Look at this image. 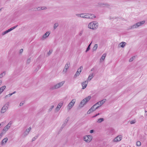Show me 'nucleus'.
Instances as JSON below:
<instances>
[{
    "label": "nucleus",
    "instance_id": "de8ad7c7",
    "mask_svg": "<svg viewBox=\"0 0 147 147\" xmlns=\"http://www.w3.org/2000/svg\"><path fill=\"white\" fill-rule=\"evenodd\" d=\"M3 122H2L0 123V128L1 127V125H2V124H3Z\"/></svg>",
    "mask_w": 147,
    "mask_h": 147
},
{
    "label": "nucleus",
    "instance_id": "e433bc0d",
    "mask_svg": "<svg viewBox=\"0 0 147 147\" xmlns=\"http://www.w3.org/2000/svg\"><path fill=\"white\" fill-rule=\"evenodd\" d=\"M141 142L139 141H138L136 142V145L138 146H140L141 145Z\"/></svg>",
    "mask_w": 147,
    "mask_h": 147
},
{
    "label": "nucleus",
    "instance_id": "0eeeda50",
    "mask_svg": "<svg viewBox=\"0 0 147 147\" xmlns=\"http://www.w3.org/2000/svg\"><path fill=\"white\" fill-rule=\"evenodd\" d=\"M9 107V103L5 104L2 108L0 113L1 114H3L6 112L8 110Z\"/></svg>",
    "mask_w": 147,
    "mask_h": 147
},
{
    "label": "nucleus",
    "instance_id": "6ab92c4d",
    "mask_svg": "<svg viewBox=\"0 0 147 147\" xmlns=\"http://www.w3.org/2000/svg\"><path fill=\"white\" fill-rule=\"evenodd\" d=\"M106 55L107 54L106 53H104L102 55L101 58L100 59V62H102L104 61L105 59V57H106Z\"/></svg>",
    "mask_w": 147,
    "mask_h": 147
},
{
    "label": "nucleus",
    "instance_id": "a211bd4d",
    "mask_svg": "<svg viewBox=\"0 0 147 147\" xmlns=\"http://www.w3.org/2000/svg\"><path fill=\"white\" fill-rule=\"evenodd\" d=\"M122 137L121 136H119L116 137L113 140L114 142H117L121 140Z\"/></svg>",
    "mask_w": 147,
    "mask_h": 147
},
{
    "label": "nucleus",
    "instance_id": "2f4dec72",
    "mask_svg": "<svg viewBox=\"0 0 147 147\" xmlns=\"http://www.w3.org/2000/svg\"><path fill=\"white\" fill-rule=\"evenodd\" d=\"M58 26V23H56L54 24L53 26V29L55 30V29Z\"/></svg>",
    "mask_w": 147,
    "mask_h": 147
},
{
    "label": "nucleus",
    "instance_id": "49530a36",
    "mask_svg": "<svg viewBox=\"0 0 147 147\" xmlns=\"http://www.w3.org/2000/svg\"><path fill=\"white\" fill-rule=\"evenodd\" d=\"M2 81L1 80H0V86L2 84Z\"/></svg>",
    "mask_w": 147,
    "mask_h": 147
},
{
    "label": "nucleus",
    "instance_id": "f3484780",
    "mask_svg": "<svg viewBox=\"0 0 147 147\" xmlns=\"http://www.w3.org/2000/svg\"><path fill=\"white\" fill-rule=\"evenodd\" d=\"M88 82L87 81H85L81 83V85L82 86V89H84L86 88L87 86Z\"/></svg>",
    "mask_w": 147,
    "mask_h": 147
},
{
    "label": "nucleus",
    "instance_id": "5fc2aeb1",
    "mask_svg": "<svg viewBox=\"0 0 147 147\" xmlns=\"http://www.w3.org/2000/svg\"><path fill=\"white\" fill-rule=\"evenodd\" d=\"M81 33H80V35H81Z\"/></svg>",
    "mask_w": 147,
    "mask_h": 147
},
{
    "label": "nucleus",
    "instance_id": "2eb2a0df",
    "mask_svg": "<svg viewBox=\"0 0 147 147\" xmlns=\"http://www.w3.org/2000/svg\"><path fill=\"white\" fill-rule=\"evenodd\" d=\"M63 102H60L58 104L55 109V111L56 112H57L59 111L60 108L63 106Z\"/></svg>",
    "mask_w": 147,
    "mask_h": 147
},
{
    "label": "nucleus",
    "instance_id": "8fccbe9b",
    "mask_svg": "<svg viewBox=\"0 0 147 147\" xmlns=\"http://www.w3.org/2000/svg\"><path fill=\"white\" fill-rule=\"evenodd\" d=\"M51 52L50 51H49L48 52V53L49 54V55H50L51 54Z\"/></svg>",
    "mask_w": 147,
    "mask_h": 147
},
{
    "label": "nucleus",
    "instance_id": "c85d7f7f",
    "mask_svg": "<svg viewBox=\"0 0 147 147\" xmlns=\"http://www.w3.org/2000/svg\"><path fill=\"white\" fill-rule=\"evenodd\" d=\"M104 119L103 118H100L98 119L96 121V122L98 123H100L104 121Z\"/></svg>",
    "mask_w": 147,
    "mask_h": 147
},
{
    "label": "nucleus",
    "instance_id": "864d4df0",
    "mask_svg": "<svg viewBox=\"0 0 147 147\" xmlns=\"http://www.w3.org/2000/svg\"><path fill=\"white\" fill-rule=\"evenodd\" d=\"M81 33H80V35H81Z\"/></svg>",
    "mask_w": 147,
    "mask_h": 147
},
{
    "label": "nucleus",
    "instance_id": "9b49d317",
    "mask_svg": "<svg viewBox=\"0 0 147 147\" xmlns=\"http://www.w3.org/2000/svg\"><path fill=\"white\" fill-rule=\"evenodd\" d=\"M31 130V128L30 127L26 129V130L23 132V136L25 137L27 136L29 134V132Z\"/></svg>",
    "mask_w": 147,
    "mask_h": 147
},
{
    "label": "nucleus",
    "instance_id": "412c9836",
    "mask_svg": "<svg viewBox=\"0 0 147 147\" xmlns=\"http://www.w3.org/2000/svg\"><path fill=\"white\" fill-rule=\"evenodd\" d=\"M95 111V110L94 109V108H93V107H92L87 111V114H90Z\"/></svg>",
    "mask_w": 147,
    "mask_h": 147
},
{
    "label": "nucleus",
    "instance_id": "09e8293b",
    "mask_svg": "<svg viewBox=\"0 0 147 147\" xmlns=\"http://www.w3.org/2000/svg\"><path fill=\"white\" fill-rule=\"evenodd\" d=\"M16 93V91H14L12 93H11V94H12V95L13 94L15 93Z\"/></svg>",
    "mask_w": 147,
    "mask_h": 147
},
{
    "label": "nucleus",
    "instance_id": "bb28decb",
    "mask_svg": "<svg viewBox=\"0 0 147 147\" xmlns=\"http://www.w3.org/2000/svg\"><path fill=\"white\" fill-rule=\"evenodd\" d=\"M98 48V44H95L92 48L93 51H95Z\"/></svg>",
    "mask_w": 147,
    "mask_h": 147
},
{
    "label": "nucleus",
    "instance_id": "79ce46f5",
    "mask_svg": "<svg viewBox=\"0 0 147 147\" xmlns=\"http://www.w3.org/2000/svg\"><path fill=\"white\" fill-rule=\"evenodd\" d=\"M94 132V130L93 129H92L90 130V133L91 134H92Z\"/></svg>",
    "mask_w": 147,
    "mask_h": 147
},
{
    "label": "nucleus",
    "instance_id": "a878e982",
    "mask_svg": "<svg viewBox=\"0 0 147 147\" xmlns=\"http://www.w3.org/2000/svg\"><path fill=\"white\" fill-rule=\"evenodd\" d=\"M126 43L125 42H122L119 44V45L121 47L123 48L126 45Z\"/></svg>",
    "mask_w": 147,
    "mask_h": 147
},
{
    "label": "nucleus",
    "instance_id": "ea45409f",
    "mask_svg": "<svg viewBox=\"0 0 147 147\" xmlns=\"http://www.w3.org/2000/svg\"><path fill=\"white\" fill-rule=\"evenodd\" d=\"M12 95V94H11V93L9 94H8L6 96H5V98L6 99L7 98V97H10Z\"/></svg>",
    "mask_w": 147,
    "mask_h": 147
},
{
    "label": "nucleus",
    "instance_id": "4be33fe9",
    "mask_svg": "<svg viewBox=\"0 0 147 147\" xmlns=\"http://www.w3.org/2000/svg\"><path fill=\"white\" fill-rule=\"evenodd\" d=\"M6 88L5 86H3L0 88V95L2 93Z\"/></svg>",
    "mask_w": 147,
    "mask_h": 147
},
{
    "label": "nucleus",
    "instance_id": "473e14b6",
    "mask_svg": "<svg viewBox=\"0 0 147 147\" xmlns=\"http://www.w3.org/2000/svg\"><path fill=\"white\" fill-rule=\"evenodd\" d=\"M92 43V42H91V43L88 45L86 51V52H87L90 49V46Z\"/></svg>",
    "mask_w": 147,
    "mask_h": 147
},
{
    "label": "nucleus",
    "instance_id": "7c9ffc66",
    "mask_svg": "<svg viewBox=\"0 0 147 147\" xmlns=\"http://www.w3.org/2000/svg\"><path fill=\"white\" fill-rule=\"evenodd\" d=\"M54 106L53 105H52L48 109V112H50L51 111H52V109L54 108Z\"/></svg>",
    "mask_w": 147,
    "mask_h": 147
},
{
    "label": "nucleus",
    "instance_id": "cd10ccee",
    "mask_svg": "<svg viewBox=\"0 0 147 147\" xmlns=\"http://www.w3.org/2000/svg\"><path fill=\"white\" fill-rule=\"evenodd\" d=\"M94 74L93 73L90 74L88 76V80L89 81H90L92 78L94 77Z\"/></svg>",
    "mask_w": 147,
    "mask_h": 147
},
{
    "label": "nucleus",
    "instance_id": "3c124183",
    "mask_svg": "<svg viewBox=\"0 0 147 147\" xmlns=\"http://www.w3.org/2000/svg\"><path fill=\"white\" fill-rule=\"evenodd\" d=\"M145 116H147V113L145 114Z\"/></svg>",
    "mask_w": 147,
    "mask_h": 147
},
{
    "label": "nucleus",
    "instance_id": "aec40b11",
    "mask_svg": "<svg viewBox=\"0 0 147 147\" xmlns=\"http://www.w3.org/2000/svg\"><path fill=\"white\" fill-rule=\"evenodd\" d=\"M8 140V138H6L3 139L2 141L1 144V145H3L5 144L7 142Z\"/></svg>",
    "mask_w": 147,
    "mask_h": 147
},
{
    "label": "nucleus",
    "instance_id": "603ef678",
    "mask_svg": "<svg viewBox=\"0 0 147 147\" xmlns=\"http://www.w3.org/2000/svg\"><path fill=\"white\" fill-rule=\"evenodd\" d=\"M145 113L147 112V111H146V110L145 111Z\"/></svg>",
    "mask_w": 147,
    "mask_h": 147
},
{
    "label": "nucleus",
    "instance_id": "20e7f679",
    "mask_svg": "<svg viewBox=\"0 0 147 147\" xmlns=\"http://www.w3.org/2000/svg\"><path fill=\"white\" fill-rule=\"evenodd\" d=\"M106 99H103L102 100L96 103L92 107H93L94 108V109L96 110L99 107H101L102 105H103L106 102Z\"/></svg>",
    "mask_w": 147,
    "mask_h": 147
},
{
    "label": "nucleus",
    "instance_id": "58836bf2",
    "mask_svg": "<svg viewBox=\"0 0 147 147\" xmlns=\"http://www.w3.org/2000/svg\"><path fill=\"white\" fill-rule=\"evenodd\" d=\"M17 26H18V25H17L16 26H15L14 27L10 28L9 29L10 30V31H11L12 30H13V29L15 28H16Z\"/></svg>",
    "mask_w": 147,
    "mask_h": 147
},
{
    "label": "nucleus",
    "instance_id": "b1692460",
    "mask_svg": "<svg viewBox=\"0 0 147 147\" xmlns=\"http://www.w3.org/2000/svg\"><path fill=\"white\" fill-rule=\"evenodd\" d=\"M68 120L67 119H66L64 123L62 124L61 126V129H63V128L65 126V125H66L67 121H68Z\"/></svg>",
    "mask_w": 147,
    "mask_h": 147
},
{
    "label": "nucleus",
    "instance_id": "37998d69",
    "mask_svg": "<svg viewBox=\"0 0 147 147\" xmlns=\"http://www.w3.org/2000/svg\"><path fill=\"white\" fill-rule=\"evenodd\" d=\"M99 115H100V114L99 113H98V114H96V115H95L94 116H93V117H96L97 116Z\"/></svg>",
    "mask_w": 147,
    "mask_h": 147
},
{
    "label": "nucleus",
    "instance_id": "ddd939ff",
    "mask_svg": "<svg viewBox=\"0 0 147 147\" xmlns=\"http://www.w3.org/2000/svg\"><path fill=\"white\" fill-rule=\"evenodd\" d=\"M82 66H81L78 69L77 71L74 75V77L75 78H76V77L79 75L82 70Z\"/></svg>",
    "mask_w": 147,
    "mask_h": 147
},
{
    "label": "nucleus",
    "instance_id": "4468645a",
    "mask_svg": "<svg viewBox=\"0 0 147 147\" xmlns=\"http://www.w3.org/2000/svg\"><path fill=\"white\" fill-rule=\"evenodd\" d=\"M51 32L50 31H47L46 33L43 34L41 38V40H45L47 38L50 34Z\"/></svg>",
    "mask_w": 147,
    "mask_h": 147
},
{
    "label": "nucleus",
    "instance_id": "39448f33",
    "mask_svg": "<svg viewBox=\"0 0 147 147\" xmlns=\"http://www.w3.org/2000/svg\"><path fill=\"white\" fill-rule=\"evenodd\" d=\"M65 82V81H63L55 84L53 86H51L50 88V89L51 90L58 89L62 86Z\"/></svg>",
    "mask_w": 147,
    "mask_h": 147
},
{
    "label": "nucleus",
    "instance_id": "5701e85b",
    "mask_svg": "<svg viewBox=\"0 0 147 147\" xmlns=\"http://www.w3.org/2000/svg\"><path fill=\"white\" fill-rule=\"evenodd\" d=\"M40 6L38 7L34 8H33L32 9V11H40Z\"/></svg>",
    "mask_w": 147,
    "mask_h": 147
},
{
    "label": "nucleus",
    "instance_id": "c9c22d12",
    "mask_svg": "<svg viewBox=\"0 0 147 147\" xmlns=\"http://www.w3.org/2000/svg\"><path fill=\"white\" fill-rule=\"evenodd\" d=\"M31 61V59L30 58H28L26 61V63L29 64L30 63Z\"/></svg>",
    "mask_w": 147,
    "mask_h": 147
},
{
    "label": "nucleus",
    "instance_id": "393cba45",
    "mask_svg": "<svg viewBox=\"0 0 147 147\" xmlns=\"http://www.w3.org/2000/svg\"><path fill=\"white\" fill-rule=\"evenodd\" d=\"M10 31H11L9 29L6 31L2 32L1 33V35L2 36H4Z\"/></svg>",
    "mask_w": 147,
    "mask_h": 147
},
{
    "label": "nucleus",
    "instance_id": "a18cd8bd",
    "mask_svg": "<svg viewBox=\"0 0 147 147\" xmlns=\"http://www.w3.org/2000/svg\"><path fill=\"white\" fill-rule=\"evenodd\" d=\"M23 105V103L22 102H21L20 103V106H22Z\"/></svg>",
    "mask_w": 147,
    "mask_h": 147
},
{
    "label": "nucleus",
    "instance_id": "f257e3e1",
    "mask_svg": "<svg viewBox=\"0 0 147 147\" xmlns=\"http://www.w3.org/2000/svg\"><path fill=\"white\" fill-rule=\"evenodd\" d=\"M76 16L78 17L84 18L87 19H92L96 18L95 16L93 14L89 13H82L77 14Z\"/></svg>",
    "mask_w": 147,
    "mask_h": 147
},
{
    "label": "nucleus",
    "instance_id": "c756f323",
    "mask_svg": "<svg viewBox=\"0 0 147 147\" xmlns=\"http://www.w3.org/2000/svg\"><path fill=\"white\" fill-rule=\"evenodd\" d=\"M5 75V71H4L0 74V78L4 76Z\"/></svg>",
    "mask_w": 147,
    "mask_h": 147
},
{
    "label": "nucleus",
    "instance_id": "423d86ee",
    "mask_svg": "<svg viewBox=\"0 0 147 147\" xmlns=\"http://www.w3.org/2000/svg\"><path fill=\"white\" fill-rule=\"evenodd\" d=\"M145 22V21L144 20L138 22L131 26L130 27V29H134L137 28L144 24Z\"/></svg>",
    "mask_w": 147,
    "mask_h": 147
},
{
    "label": "nucleus",
    "instance_id": "6e6552de",
    "mask_svg": "<svg viewBox=\"0 0 147 147\" xmlns=\"http://www.w3.org/2000/svg\"><path fill=\"white\" fill-rule=\"evenodd\" d=\"M76 102V99H73L70 102L67 106V109L68 110H70L74 106Z\"/></svg>",
    "mask_w": 147,
    "mask_h": 147
},
{
    "label": "nucleus",
    "instance_id": "72a5a7b5",
    "mask_svg": "<svg viewBox=\"0 0 147 147\" xmlns=\"http://www.w3.org/2000/svg\"><path fill=\"white\" fill-rule=\"evenodd\" d=\"M136 122V120L135 119H134L133 120H131L130 121V123L131 124H133L135 123Z\"/></svg>",
    "mask_w": 147,
    "mask_h": 147
},
{
    "label": "nucleus",
    "instance_id": "c03bdc74",
    "mask_svg": "<svg viewBox=\"0 0 147 147\" xmlns=\"http://www.w3.org/2000/svg\"><path fill=\"white\" fill-rule=\"evenodd\" d=\"M23 51V49H21L20 50V53H22Z\"/></svg>",
    "mask_w": 147,
    "mask_h": 147
},
{
    "label": "nucleus",
    "instance_id": "7ed1b4c3",
    "mask_svg": "<svg viewBox=\"0 0 147 147\" xmlns=\"http://www.w3.org/2000/svg\"><path fill=\"white\" fill-rule=\"evenodd\" d=\"M91 98V96H88L86 97L83 99L80 102L79 105V107L80 108H82L85 105L88 101Z\"/></svg>",
    "mask_w": 147,
    "mask_h": 147
},
{
    "label": "nucleus",
    "instance_id": "a19ab883",
    "mask_svg": "<svg viewBox=\"0 0 147 147\" xmlns=\"http://www.w3.org/2000/svg\"><path fill=\"white\" fill-rule=\"evenodd\" d=\"M37 138V137H33L32 139V141L33 142Z\"/></svg>",
    "mask_w": 147,
    "mask_h": 147
},
{
    "label": "nucleus",
    "instance_id": "dca6fc26",
    "mask_svg": "<svg viewBox=\"0 0 147 147\" xmlns=\"http://www.w3.org/2000/svg\"><path fill=\"white\" fill-rule=\"evenodd\" d=\"M70 65V63H68L65 64L63 71V73L65 74L67 72V70L69 67Z\"/></svg>",
    "mask_w": 147,
    "mask_h": 147
},
{
    "label": "nucleus",
    "instance_id": "1a4fd4ad",
    "mask_svg": "<svg viewBox=\"0 0 147 147\" xmlns=\"http://www.w3.org/2000/svg\"><path fill=\"white\" fill-rule=\"evenodd\" d=\"M12 122L11 121H9L7 125L3 128V133L5 134L7 132L9 129L10 128L12 124Z\"/></svg>",
    "mask_w": 147,
    "mask_h": 147
},
{
    "label": "nucleus",
    "instance_id": "f03ea898",
    "mask_svg": "<svg viewBox=\"0 0 147 147\" xmlns=\"http://www.w3.org/2000/svg\"><path fill=\"white\" fill-rule=\"evenodd\" d=\"M98 24L96 21L90 22L88 25V28L90 29L95 30L98 28Z\"/></svg>",
    "mask_w": 147,
    "mask_h": 147
},
{
    "label": "nucleus",
    "instance_id": "f704fd0d",
    "mask_svg": "<svg viewBox=\"0 0 147 147\" xmlns=\"http://www.w3.org/2000/svg\"><path fill=\"white\" fill-rule=\"evenodd\" d=\"M41 10H45L47 9V7L45 6H40Z\"/></svg>",
    "mask_w": 147,
    "mask_h": 147
},
{
    "label": "nucleus",
    "instance_id": "f8f14e48",
    "mask_svg": "<svg viewBox=\"0 0 147 147\" xmlns=\"http://www.w3.org/2000/svg\"><path fill=\"white\" fill-rule=\"evenodd\" d=\"M98 5L102 7H109L110 5L106 3L99 2L98 3Z\"/></svg>",
    "mask_w": 147,
    "mask_h": 147
},
{
    "label": "nucleus",
    "instance_id": "9d476101",
    "mask_svg": "<svg viewBox=\"0 0 147 147\" xmlns=\"http://www.w3.org/2000/svg\"><path fill=\"white\" fill-rule=\"evenodd\" d=\"M92 137L91 135H86L83 137V140L87 143L90 142L92 140Z\"/></svg>",
    "mask_w": 147,
    "mask_h": 147
},
{
    "label": "nucleus",
    "instance_id": "4c0bfd02",
    "mask_svg": "<svg viewBox=\"0 0 147 147\" xmlns=\"http://www.w3.org/2000/svg\"><path fill=\"white\" fill-rule=\"evenodd\" d=\"M135 58V57H133L131 58L130 59H129V61L130 62H131L133 61V60L134 59V58Z\"/></svg>",
    "mask_w": 147,
    "mask_h": 147
}]
</instances>
